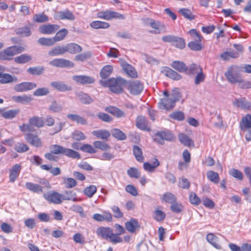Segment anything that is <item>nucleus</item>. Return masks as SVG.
I'll return each instance as SVG.
<instances>
[{"mask_svg": "<svg viewBox=\"0 0 251 251\" xmlns=\"http://www.w3.org/2000/svg\"><path fill=\"white\" fill-rule=\"evenodd\" d=\"M163 94L164 98L160 99L158 107L160 109L167 111L172 110L175 106L176 102L179 101L181 98V93L177 88H174L171 93L164 91Z\"/></svg>", "mask_w": 251, "mask_h": 251, "instance_id": "1", "label": "nucleus"}, {"mask_svg": "<svg viewBox=\"0 0 251 251\" xmlns=\"http://www.w3.org/2000/svg\"><path fill=\"white\" fill-rule=\"evenodd\" d=\"M49 150L50 152L45 154V157H50L53 154H62L68 157H80V155L77 152L58 145H50Z\"/></svg>", "mask_w": 251, "mask_h": 251, "instance_id": "2", "label": "nucleus"}, {"mask_svg": "<svg viewBox=\"0 0 251 251\" xmlns=\"http://www.w3.org/2000/svg\"><path fill=\"white\" fill-rule=\"evenodd\" d=\"M25 50V48L23 46L14 45L8 47L0 51V60H11L15 55L23 52Z\"/></svg>", "mask_w": 251, "mask_h": 251, "instance_id": "3", "label": "nucleus"}, {"mask_svg": "<svg viewBox=\"0 0 251 251\" xmlns=\"http://www.w3.org/2000/svg\"><path fill=\"white\" fill-rule=\"evenodd\" d=\"M226 80L231 84H237L241 78L240 68L237 65H232L228 67L225 73Z\"/></svg>", "mask_w": 251, "mask_h": 251, "instance_id": "4", "label": "nucleus"}, {"mask_svg": "<svg viewBox=\"0 0 251 251\" xmlns=\"http://www.w3.org/2000/svg\"><path fill=\"white\" fill-rule=\"evenodd\" d=\"M45 122L43 118L39 117H32L29 119V124H24L20 126V129L24 132L26 131H34L32 126H34L38 128L43 127L44 126Z\"/></svg>", "mask_w": 251, "mask_h": 251, "instance_id": "5", "label": "nucleus"}, {"mask_svg": "<svg viewBox=\"0 0 251 251\" xmlns=\"http://www.w3.org/2000/svg\"><path fill=\"white\" fill-rule=\"evenodd\" d=\"M97 17L106 21H111L113 19L124 20L125 17L122 14L110 9H106L98 12Z\"/></svg>", "mask_w": 251, "mask_h": 251, "instance_id": "6", "label": "nucleus"}, {"mask_svg": "<svg viewBox=\"0 0 251 251\" xmlns=\"http://www.w3.org/2000/svg\"><path fill=\"white\" fill-rule=\"evenodd\" d=\"M127 81L121 77L113 78L110 91L115 94H120L124 91V87L126 84Z\"/></svg>", "mask_w": 251, "mask_h": 251, "instance_id": "7", "label": "nucleus"}, {"mask_svg": "<svg viewBox=\"0 0 251 251\" xmlns=\"http://www.w3.org/2000/svg\"><path fill=\"white\" fill-rule=\"evenodd\" d=\"M126 84L127 90L132 95L140 94L144 88L143 84L139 80L129 81Z\"/></svg>", "mask_w": 251, "mask_h": 251, "instance_id": "8", "label": "nucleus"}, {"mask_svg": "<svg viewBox=\"0 0 251 251\" xmlns=\"http://www.w3.org/2000/svg\"><path fill=\"white\" fill-rule=\"evenodd\" d=\"M149 25L152 30L149 32L151 34H161L166 29V26L163 23L152 19L150 20Z\"/></svg>", "mask_w": 251, "mask_h": 251, "instance_id": "9", "label": "nucleus"}, {"mask_svg": "<svg viewBox=\"0 0 251 251\" xmlns=\"http://www.w3.org/2000/svg\"><path fill=\"white\" fill-rule=\"evenodd\" d=\"M174 139V136L170 131H161L157 132L154 136V140L160 144H164V140L172 141Z\"/></svg>", "mask_w": 251, "mask_h": 251, "instance_id": "10", "label": "nucleus"}, {"mask_svg": "<svg viewBox=\"0 0 251 251\" xmlns=\"http://www.w3.org/2000/svg\"><path fill=\"white\" fill-rule=\"evenodd\" d=\"M43 196L50 203L60 204L62 201V195L54 191H49L44 193Z\"/></svg>", "mask_w": 251, "mask_h": 251, "instance_id": "11", "label": "nucleus"}, {"mask_svg": "<svg viewBox=\"0 0 251 251\" xmlns=\"http://www.w3.org/2000/svg\"><path fill=\"white\" fill-rule=\"evenodd\" d=\"M37 87L36 83L32 82H23L15 85L14 90L17 92H24L33 90Z\"/></svg>", "mask_w": 251, "mask_h": 251, "instance_id": "12", "label": "nucleus"}, {"mask_svg": "<svg viewBox=\"0 0 251 251\" xmlns=\"http://www.w3.org/2000/svg\"><path fill=\"white\" fill-rule=\"evenodd\" d=\"M50 64L58 68H72L74 66L73 62L64 58L54 59L50 62Z\"/></svg>", "mask_w": 251, "mask_h": 251, "instance_id": "13", "label": "nucleus"}, {"mask_svg": "<svg viewBox=\"0 0 251 251\" xmlns=\"http://www.w3.org/2000/svg\"><path fill=\"white\" fill-rule=\"evenodd\" d=\"M25 140L31 145L36 148H40L42 146V139L36 134L28 133L25 135Z\"/></svg>", "mask_w": 251, "mask_h": 251, "instance_id": "14", "label": "nucleus"}, {"mask_svg": "<svg viewBox=\"0 0 251 251\" xmlns=\"http://www.w3.org/2000/svg\"><path fill=\"white\" fill-rule=\"evenodd\" d=\"M59 28V26L55 24H45L39 27V31L43 34L50 35L54 34Z\"/></svg>", "mask_w": 251, "mask_h": 251, "instance_id": "15", "label": "nucleus"}, {"mask_svg": "<svg viewBox=\"0 0 251 251\" xmlns=\"http://www.w3.org/2000/svg\"><path fill=\"white\" fill-rule=\"evenodd\" d=\"M73 78L77 83L81 85L91 84L94 83L95 81V79L94 77L85 75H75L73 76Z\"/></svg>", "mask_w": 251, "mask_h": 251, "instance_id": "16", "label": "nucleus"}, {"mask_svg": "<svg viewBox=\"0 0 251 251\" xmlns=\"http://www.w3.org/2000/svg\"><path fill=\"white\" fill-rule=\"evenodd\" d=\"M136 126L139 129L145 131H150V128L146 118L142 115L138 116L136 119Z\"/></svg>", "mask_w": 251, "mask_h": 251, "instance_id": "17", "label": "nucleus"}, {"mask_svg": "<svg viewBox=\"0 0 251 251\" xmlns=\"http://www.w3.org/2000/svg\"><path fill=\"white\" fill-rule=\"evenodd\" d=\"M234 106L244 110H251V102L247 100L245 98L236 99L233 102Z\"/></svg>", "mask_w": 251, "mask_h": 251, "instance_id": "18", "label": "nucleus"}, {"mask_svg": "<svg viewBox=\"0 0 251 251\" xmlns=\"http://www.w3.org/2000/svg\"><path fill=\"white\" fill-rule=\"evenodd\" d=\"M178 138L180 142L184 146L188 147H194V141L188 136L183 133H179L178 134Z\"/></svg>", "mask_w": 251, "mask_h": 251, "instance_id": "19", "label": "nucleus"}, {"mask_svg": "<svg viewBox=\"0 0 251 251\" xmlns=\"http://www.w3.org/2000/svg\"><path fill=\"white\" fill-rule=\"evenodd\" d=\"M122 67L128 76L134 78L138 77V74L136 69L131 65L127 63H124L122 64Z\"/></svg>", "mask_w": 251, "mask_h": 251, "instance_id": "20", "label": "nucleus"}, {"mask_svg": "<svg viewBox=\"0 0 251 251\" xmlns=\"http://www.w3.org/2000/svg\"><path fill=\"white\" fill-rule=\"evenodd\" d=\"M112 229L108 227H99L97 229L96 233L98 236L104 239H108L112 234Z\"/></svg>", "mask_w": 251, "mask_h": 251, "instance_id": "21", "label": "nucleus"}, {"mask_svg": "<svg viewBox=\"0 0 251 251\" xmlns=\"http://www.w3.org/2000/svg\"><path fill=\"white\" fill-rule=\"evenodd\" d=\"M50 85L55 89L60 92L69 91L72 90V87L62 81H53Z\"/></svg>", "mask_w": 251, "mask_h": 251, "instance_id": "22", "label": "nucleus"}, {"mask_svg": "<svg viewBox=\"0 0 251 251\" xmlns=\"http://www.w3.org/2000/svg\"><path fill=\"white\" fill-rule=\"evenodd\" d=\"M125 227L130 233H134L139 229L140 225L136 220L131 219L125 223Z\"/></svg>", "mask_w": 251, "mask_h": 251, "instance_id": "23", "label": "nucleus"}, {"mask_svg": "<svg viewBox=\"0 0 251 251\" xmlns=\"http://www.w3.org/2000/svg\"><path fill=\"white\" fill-rule=\"evenodd\" d=\"M92 134L97 138L107 140L111 135V133L106 129H99L92 131Z\"/></svg>", "mask_w": 251, "mask_h": 251, "instance_id": "24", "label": "nucleus"}, {"mask_svg": "<svg viewBox=\"0 0 251 251\" xmlns=\"http://www.w3.org/2000/svg\"><path fill=\"white\" fill-rule=\"evenodd\" d=\"M206 240L212 246L217 249H221L219 238L213 233H208L206 236Z\"/></svg>", "mask_w": 251, "mask_h": 251, "instance_id": "25", "label": "nucleus"}, {"mask_svg": "<svg viewBox=\"0 0 251 251\" xmlns=\"http://www.w3.org/2000/svg\"><path fill=\"white\" fill-rule=\"evenodd\" d=\"M105 110L117 118H121L125 116V114L124 111L115 106H107L105 107Z\"/></svg>", "mask_w": 251, "mask_h": 251, "instance_id": "26", "label": "nucleus"}, {"mask_svg": "<svg viewBox=\"0 0 251 251\" xmlns=\"http://www.w3.org/2000/svg\"><path fill=\"white\" fill-rule=\"evenodd\" d=\"M65 52H68L72 54H75L80 52L82 50L81 47L77 44L71 43L65 46Z\"/></svg>", "mask_w": 251, "mask_h": 251, "instance_id": "27", "label": "nucleus"}, {"mask_svg": "<svg viewBox=\"0 0 251 251\" xmlns=\"http://www.w3.org/2000/svg\"><path fill=\"white\" fill-rule=\"evenodd\" d=\"M67 117L72 122H75L77 124L84 125L87 124V120L79 115L69 114L67 115Z\"/></svg>", "mask_w": 251, "mask_h": 251, "instance_id": "28", "label": "nucleus"}, {"mask_svg": "<svg viewBox=\"0 0 251 251\" xmlns=\"http://www.w3.org/2000/svg\"><path fill=\"white\" fill-rule=\"evenodd\" d=\"M32 60V56L28 54H22L14 58L15 63L19 64L28 63L31 62Z\"/></svg>", "mask_w": 251, "mask_h": 251, "instance_id": "29", "label": "nucleus"}, {"mask_svg": "<svg viewBox=\"0 0 251 251\" xmlns=\"http://www.w3.org/2000/svg\"><path fill=\"white\" fill-rule=\"evenodd\" d=\"M18 80L17 77H13L11 75L3 72L0 75V83L7 84L12 82H16Z\"/></svg>", "mask_w": 251, "mask_h": 251, "instance_id": "30", "label": "nucleus"}, {"mask_svg": "<svg viewBox=\"0 0 251 251\" xmlns=\"http://www.w3.org/2000/svg\"><path fill=\"white\" fill-rule=\"evenodd\" d=\"M242 130L251 128V115L248 114L242 118L240 124Z\"/></svg>", "mask_w": 251, "mask_h": 251, "instance_id": "31", "label": "nucleus"}, {"mask_svg": "<svg viewBox=\"0 0 251 251\" xmlns=\"http://www.w3.org/2000/svg\"><path fill=\"white\" fill-rule=\"evenodd\" d=\"M21 171V166L15 164L12 167L10 171L9 180L10 181L14 182L19 176Z\"/></svg>", "mask_w": 251, "mask_h": 251, "instance_id": "32", "label": "nucleus"}, {"mask_svg": "<svg viewBox=\"0 0 251 251\" xmlns=\"http://www.w3.org/2000/svg\"><path fill=\"white\" fill-rule=\"evenodd\" d=\"M20 110L17 109H11L6 111L3 112V109H0V115L2 117L6 119H12L15 117L19 113Z\"/></svg>", "mask_w": 251, "mask_h": 251, "instance_id": "33", "label": "nucleus"}, {"mask_svg": "<svg viewBox=\"0 0 251 251\" xmlns=\"http://www.w3.org/2000/svg\"><path fill=\"white\" fill-rule=\"evenodd\" d=\"M56 18L58 20H73L75 17L73 14L69 10L59 11L56 13Z\"/></svg>", "mask_w": 251, "mask_h": 251, "instance_id": "34", "label": "nucleus"}, {"mask_svg": "<svg viewBox=\"0 0 251 251\" xmlns=\"http://www.w3.org/2000/svg\"><path fill=\"white\" fill-rule=\"evenodd\" d=\"M91 27L94 29H107L110 27V24L106 22L94 21L90 24Z\"/></svg>", "mask_w": 251, "mask_h": 251, "instance_id": "35", "label": "nucleus"}, {"mask_svg": "<svg viewBox=\"0 0 251 251\" xmlns=\"http://www.w3.org/2000/svg\"><path fill=\"white\" fill-rule=\"evenodd\" d=\"M171 67L179 73L186 72L187 67L185 64L179 61H174L172 62Z\"/></svg>", "mask_w": 251, "mask_h": 251, "instance_id": "36", "label": "nucleus"}, {"mask_svg": "<svg viewBox=\"0 0 251 251\" xmlns=\"http://www.w3.org/2000/svg\"><path fill=\"white\" fill-rule=\"evenodd\" d=\"M159 165V162L155 158L154 161L145 162L143 164L144 170L148 172H152Z\"/></svg>", "mask_w": 251, "mask_h": 251, "instance_id": "37", "label": "nucleus"}, {"mask_svg": "<svg viewBox=\"0 0 251 251\" xmlns=\"http://www.w3.org/2000/svg\"><path fill=\"white\" fill-rule=\"evenodd\" d=\"M17 35L22 37H28L31 34L29 26H24L17 28L15 29Z\"/></svg>", "mask_w": 251, "mask_h": 251, "instance_id": "38", "label": "nucleus"}, {"mask_svg": "<svg viewBox=\"0 0 251 251\" xmlns=\"http://www.w3.org/2000/svg\"><path fill=\"white\" fill-rule=\"evenodd\" d=\"M69 31L66 28L59 30L53 37L55 43L63 40L68 34Z\"/></svg>", "mask_w": 251, "mask_h": 251, "instance_id": "39", "label": "nucleus"}, {"mask_svg": "<svg viewBox=\"0 0 251 251\" xmlns=\"http://www.w3.org/2000/svg\"><path fill=\"white\" fill-rule=\"evenodd\" d=\"M164 72L166 76L172 79L178 80L182 78L180 74L171 68H166Z\"/></svg>", "mask_w": 251, "mask_h": 251, "instance_id": "40", "label": "nucleus"}, {"mask_svg": "<svg viewBox=\"0 0 251 251\" xmlns=\"http://www.w3.org/2000/svg\"><path fill=\"white\" fill-rule=\"evenodd\" d=\"M113 68L112 65H107L101 69L100 75L102 78L105 79L108 77L112 74Z\"/></svg>", "mask_w": 251, "mask_h": 251, "instance_id": "41", "label": "nucleus"}, {"mask_svg": "<svg viewBox=\"0 0 251 251\" xmlns=\"http://www.w3.org/2000/svg\"><path fill=\"white\" fill-rule=\"evenodd\" d=\"M65 53V46H56L50 50L48 54L50 56H54L62 55Z\"/></svg>", "mask_w": 251, "mask_h": 251, "instance_id": "42", "label": "nucleus"}, {"mask_svg": "<svg viewBox=\"0 0 251 251\" xmlns=\"http://www.w3.org/2000/svg\"><path fill=\"white\" fill-rule=\"evenodd\" d=\"M13 101L18 103H25L31 101L32 100L30 96L24 95L23 96H13L12 98Z\"/></svg>", "mask_w": 251, "mask_h": 251, "instance_id": "43", "label": "nucleus"}, {"mask_svg": "<svg viewBox=\"0 0 251 251\" xmlns=\"http://www.w3.org/2000/svg\"><path fill=\"white\" fill-rule=\"evenodd\" d=\"M239 56L238 52L233 51H225L221 54V58L224 61H227L230 58H236Z\"/></svg>", "mask_w": 251, "mask_h": 251, "instance_id": "44", "label": "nucleus"}, {"mask_svg": "<svg viewBox=\"0 0 251 251\" xmlns=\"http://www.w3.org/2000/svg\"><path fill=\"white\" fill-rule=\"evenodd\" d=\"M33 20L34 22L37 23H42L48 22L49 19L48 16L45 13L42 12L35 14L33 16Z\"/></svg>", "mask_w": 251, "mask_h": 251, "instance_id": "45", "label": "nucleus"}, {"mask_svg": "<svg viewBox=\"0 0 251 251\" xmlns=\"http://www.w3.org/2000/svg\"><path fill=\"white\" fill-rule=\"evenodd\" d=\"M25 186L27 189L34 193H39L43 191V188L37 184L27 182L25 184Z\"/></svg>", "mask_w": 251, "mask_h": 251, "instance_id": "46", "label": "nucleus"}, {"mask_svg": "<svg viewBox=\"0 0 251 251\" xmlns=\"http://www.w3.org/2000/svg\"><path fill=\"white\" fill-rule=\"evenodd\" d=\"M38 43L44 46H51L55 44L53 37H41L38 40Z\"/></svg>", "mask_w": 251, "mask_h": 251, "instance_id": "47", "label": "nucleus"}, {"mask_svg": "<svg viewBox=\"0 0 251 251\" xmlns=\"http://www.w3.org/2000/svg\"><path fill=\"white\" fill-rule=\"evenodd\" d=\"M206 176L210 181L214 183L217 184L219 182V174L213 171H208L206 173Z\"/></svg>", "mask_w": 251, "mask_h": 251, "instance_id": "48", "label": "nucleus"}, {"mask_svg": "<svg viewBox=\"0 0 251 251\" xmlns=\"http://www.w3.org/2000/svg\"><path fill=\"white\" fill-rule=\"evenodd\" d=\"M202 70V68L196 64H191L187 68V74L189 75H196Z\"/></svg>", "mask_w": 251, "mask_h": 251, "instance_id": "49", "label": "nucleus"}, {"mask_svg": "<svg viewBox=\"0 0 251 251\" xmlns=\"http://www.w3.org/2000/svg\"><path fill=\"white\" fill-rule=\"evenodd\" d=\"M112 136L119 140H124L126 138V135L122 131L118 128H114L111 130Z\"/></svg>", "mask_w": 251, "mask_h": 251, "instance_id": "50", "label": "nucleus"}, {"mask_svg": "<svg viewBox=\"0 0 251 251\" xmlns=\"http://www.w3.org/2000/svg\"><path fill=\"white\" fill-rule=\"evenodd\" d=\"M45 70L44 67H29L27 69V72L33 75H39L42 74Z\"/></svg>", "mask_w": 251, "mask_h": 251, "instance_id": "51", "label": "nucleus"}, {"mask_svg": "<svg viewBox=\"0 0 251 251\" xmlns=\"http://www.w3.org/2000/svg\"><path fill=\"white\" fill-rule=\"evenodd\" d=\"M63 200L73 201H79V200L77 199L75 193L72 191H66L65 194L64 195H62V201Z\"/></svg>", "mask_w": 251, "mask_h": 251, "instance_id": "52", "label": "nucleus"}, {"mask_svg": "<svg viewBox=\"0 0 251 251\" xmlns=\"http://www.w3.org/2000/svg\"><path fill=\"white\" fill-rule=\"evenodd\" d=\"M162 200L166 202L172 204L176 201V198L172 193L166 192L163 195Z\"/></svg>", "mask_w": 251, "mask_h": 251, "instance_id": "53", "label": "nucleus"}, {"mask_svg": "<svg viewBox=\"0 0 251 251\" xmlns=\"http://www.w3.org/2000/svg\"><path fill=\"white\" fill-rule=\"evenodd\" d=\"M188 33L190 34L191 38L194 41L201 42L203 39L202 35L195 29H190Z\"/></svg>", "mask_w": 251, "mask_h": 251, "instance_id": "54", "label": "nucleus"}, {"mask_svg": "<svg viewBox=\"0 0 251 251\" xmlns=\"http://www.w3.org/2000/svg\"><path fill=\"white\" fill-rule=\"evenodd\" d=\"M50 93V90L47 87H41L37 88L33 92V95L35 97H42L48 95Z\"/></svg>", "mask_w": 251, "mask_h": 251, "instance_id": "55", "label": "nucleus"}, {"mask_svg": "<svg viewBox=\"0 0 251 251\" xmlns=\"http://www.w3.org/2000/svg\"><path fill=\"white\" fill-rule=\"evenodd\" d=\"M188 47L193 50L199 51L202 50L203 46L201 44V42L192 41L188 43Z\"/></svg>", "mask_w": 251, "mask_h": 251, "instance_id": "56", "label": "nucleus"}, {"mask_svg": "<svg viewBox=\"0 0 251 251\" xmlns=\"http://www.w3.org/2000/svg\"><path fill=\"white\" fill-rule=\"evenodd\" d=\"M169 117L172 119L179 121H183L185 119V116L183 112L179 111L172 112L170 114Z\"/></svg>", "mask_w": 251, "mask_h": 251, "instance_id": "57", "label": "nucleus"}, {"mask_svg": "<svg viewBox=\"0 0 251 251\" xmlns=\"http://www.w3.org/2000/svg\"><path fill=\"white\" fill-rule=\"evenodd\" d=\"M81 151L84 152L92 154L97 152V150L95 147L88 144H83L80 148Z\"/></svg>", "mask_w": 251, "mask_h": 251, "instance_id": "58", "label": "nucleus"}, {"mask_svg": "<svg viewBox=\"0 0 251 251\" xmlns=\"http://www.w3.org/2000/svg\"><path fill=\"white\" fill-rule=\"evenodd\" d=\"M165 216V213L160 209V207L156 208L154 212L153 218L156 221L159 222L163 221Z\"/></svg>", "mask_w": 251, "mask_h": 251, "instance_id": "59", "label": "nucleus"}, {"mask_svg": "<svg viewBox=\"0 0 251 251\" xmlns=\"http://www.w3.org/2000/svg\"><path fill=\"white\" fill-rule=\"evenodd\" d=\"M172 45L176 48L182 49L185 47V42L183 38L176 36Z\"/></svg>", "mask_w": 251, "mask_h": 251, "instance_id": "60", "label": "nucleus"}, {"mask_svg": "<svg viewBox=\"0 0 251 251\" xmlns=\"http://www.w3.org/2000/svg\"><path fill=\"white\" fill-rule=\"evenodd\" d=\"M93 145L96 149L97 148L102 151H107L110 149V146L107 143L100 141H95Z\"/></svg>", "mask_w": 251, "mask_h": 251, "instance_id": "61", "label": "nucleus"}, {"mask_svg": "<svg viewBox=\"0 0 251 251\" xmlns=\"http://www.w3.org/2000/svg\"><path fill=\"white\" fill-rule=\"evenodd\" d=\"M14 149L17 152L23 153L29 150V147L25 143L18 142L15 144Z\"/></svg>", "mask_w": 251, "mask_h": 251, "instance_id": "62", "label": "nucleus"}, {"mask_svg": "<svg viewBox=\"0 0 251 251\" xmlns=\"http://www.w3.org/2000/svg\"><path fill=\"white\" fill-rule=\"evenodd\" d=\"M127 174L130 177L138 178L140 176V172L135 167H131L127 170Z\"/></svg>", "mask_w": 251, "mask_h": 251, "instance_id": "63", "label": "nucleus"}, {"mask_svg": "<svg viewBox=\"0 0 251 251\" xmlns=\"http://www.w3.org/2000/svg\"><path fill=\"white\" fill-rule=\"evenodd\" d=\"M179 12L182 14L184 17L188 20H192L195 19V16L189 9L181 8L179 10Z\"/></svg>", "mask_w": 251, "mask_h": 251, "instance_id": "64", "label": "nucleus"}]
</instances>
